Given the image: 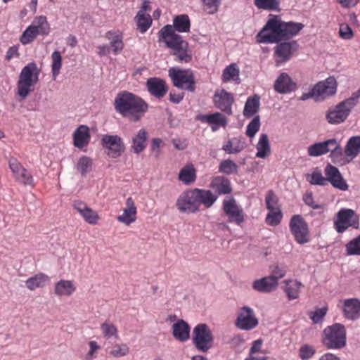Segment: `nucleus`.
I'll return each mask as SVG.
<instances>
[{
    "mask_svg": "<svg viewBox=\"0 0 360 360\" xmlns=\"http://www.w3.org/2000/svg\"><path fill=\"white\" fill-rule=\"evenodd\" d=\"M114 106L117 112L133 122L139 121L148 108L143 99L127 91L117 94Z\"/></svg>",
    "mask_w": 360,
    "mask_h": 360,
    "instance_id": "f03ea898",
    "label": "nucleus"
},
{
    "mask_svg": "<svg viewBox=\"0 0 360 360\" xmlns=\"http://www.w3.org/2000/svg\"><path fill=\"white\" fill-rule=\"evenodd\" d=\"M105 37L110 41V47L115 55L120 53L124 49L123 36L120 31H108Z\"/></svg>",
    "mask_w": 360,
    "mask_h": 360,
    "instance_id": "c756f323",
    "label": "nucleus"
},
{
    "mask_svg": "<svg viewBox=\"0 0 360 360\" xmlns=\"http://www.w3.org/2000/svg\"><path fill=\"white\" fill-rule=\"evenodd\" d=\"M260 120L259 116L255 117L248 124L246 129V135L250 138L255 136L257 132L259 130Z\"/></svg>",
    "mask_w": 360,
    "mask_h": 360,
    "instance_id": "052dcab7",
    "label": "nucleus"
},
{
    "mask_svg": "<svg viewBox=\"0 0 360 360\" xmlns=\"http://www.w3.org/2000/svg\"><path fill=\"white\" fill-rule=\"evenodd\" d=\"M316 354V349L314 346L304 344L299 349V356L302 360H308L313 357Z\"/></svg>",
    "mask_w": 360,
    "mask_h": 360,
    "instance_id": "13d9d810",
    "label": "nucleus"
},
{
    "mask_svg": "<svg viewBox=\"0 0 360 360\" xmlns=\"http://www.w3.org/2000/svg\"><path fill=\"white\" fill-rule=\"evenodd\" d=\"M262 343L263 342L260 339L255 340L250 349L249 356L267 357L266 356V352L262 350Z\"/></svg>",
    "mask_w": 360,
    "mask_h": 360,
    "instance_id": "4d7b16f0",
    "label": "nucleus"
},
{
    "mask_svg": "<svg viewBox=\"0 0 360 360\" xmlns=\"http://www.w3.org/2000/svg\"><path fill=\"white\" fill-rule=\"evenodd\" d=\"M322 342L328 349H341L346 345V330L343 325L335 323L323 331Z\"/></svg>",
    "mask_w": 360,
    "mask_h": 360,
    "instance_id": "0eeeda50",
    "label": "nucleus"
},
{
    "mask_svg": "<svg viewBox=\"0 0 360 360\" xmlns=\"http://www.w3.org/2000/svg\"><path fill=\"white\" fill-rule=\"evenodd\" d=\"M287 272L286 266L284 265H275L271 267V275L272 277L278 283V280L283 278Z\"/></svg>",
    "mask_w": 360,
    "mask_h": 360,
    "instance_id": "0e129e2a",
    "label": "nucleus"
},
{
    "mask_svg": "<svg viewBox=\"0 0 360 360\" xmlns=\"http://www.w3.org/2000/svg\"><path fill=\"white\" fill-rule=\"evenodd\" d=\"M259 96L256 94L248 98L243 110V115L245 117H250L259 111Z\"/></svg>",
    "mask_w": 360,
    "mask_h": 360,
    "instance_id": "58836bf2",
    "label": "nucleus"
},
{
    "mask_svg": "<svg viewBox=\"0 0 360 360\" xmlns=\"http://www.w3.org/2000/svg\"><path fill=\"white\" fill-rule=\"evenodd\" d=\"M76 167L82 176H85L91 170L92 160L89 157L82 156L79 159Z\"/></svg>",
    "mask_w": 360,
    "mask_h": 360,
    "instance_id": "3c124183",
    "label": "nucleus"
},
{
    "mask_svg": "<svg viewBox=\"0 0 360 360\" xmlns=\"http://www.w3.org/2000/svg\"><path fill=\"white\" fill-rule=\"evenodd\" d=\"M214 106L228 115L233 114L232 105L234 103L233 94L224 89L217 91L213 96Z\"/></svg>",
    "mask_w": 360,
    "mask_h": 360,
    "instance_id": "a211bd4d",
    "label": "nucleus"
},
{
    "mask_svg": "<svg viewBox=\"0 0 360 360\" xmlns=\"http://www.w3.org/2000/svg\"><path fill=\"white\" fill-rule=\"evenodd\" d=\"M240 70L236 63L228 65L223 71L221 79L223 82H228L231 80L236 83H240Z\"/></svg>",
    "mask_w": 360,
    "mask_h": 360,
    "instance_id": "a19ab883",
    "label": "nucleus"
},
{
    "mask_svg": "<svg viewBox=\"0 0 360 360\" xmlns=\"http://www.w3.org/2000/svg\"><path fill=\"white\" fill-rule=\"evenodd\" d=\"M134 19L137 28L141 33L146 32L150 28L153 22L150 15L147 13H142V11H139Z\"/></svg>",
    "mask_w": 360,
    "mask_h": 360,
    "instance_id": "c03bdc74",
    "label": "nucleus"
},
{
    "mask_svg": "<svg viewBox=\"0 0 360 360\" xmlns=\"http://www.w3.org/2000/svg\"><path fill=\"white\" fill-rule=\"evenodd\" d=\"M165 145L163 141L160 138H154L151 141L150 150L155 153V158H158L160 155L161 147Z\"/></svg>",
    "mask_w": 360,
    "mask_h": 360,
    "instance_id": "338daca9",
    "label": "nucleus"
},
{
    "mask_svg": "<svg viewBox=\"0 0 360 360\" xmlns=\"http://www.w3.org/2000/svg\"><path fill=\"white\" fill-rule=\"evenodd\" d=\"M327 307L317 308L314 311L309 312V316L314 323H319L323 321L324 316L327 314Z\"/></svg>",
    "mask_w": 360,
    "mask_h": 360,
    "instance_id": "bf43d9fd",
    "label": "nucleus"
},
{
    "mask_svg": "<svg viewBox=\"0 0 360 360\" xmlns=\"http://www.w3.org/2000/svg\"><path fill=\"white\" fill-rule=\"evenodd\" d=\"M222 210L227 217V221L241 226L245 221V213L240 205H238L233 198L224 199L222 202Z\"/></svg>",
    "mask_w": 360,
    "mask_h": 360,
    "instance_id": "2eb2a0df",
    "label": "nucleus"
},
{
    "mask_svg": "<svg viewBox=\"0 0 360 360\" xmlns=\"http://www.w3.org/2000/svg\"><path fill=\"white\" fill-rule=\"evenodd\" d=\"M31 25L34 27L36 32L39 35H48L50 32V25L45 16L40 15L36 17Z\"/></svg>",
    "mask_w": 360,
    "mask_h": 360,
    "instance_id": "37998d69",
    "label": "nucleus"
},
{
    "mask_svg": "<svg viewBox=\"0 0 360 360\" xmlns=\"http://www.w3.org/2000/svg\"><path fill=\"white\" fill-rule=\"evenodd\" d=\"M198 207L202 205L205 208H210L218 198V195L210 190L193 188Z\"/></svg>",
    "mask_w": 360,
    "mask_h": 360,
    "instance_id": "393cba45",
    "label": "nucleus"
},
{
    "mask_svg": "<svg viewBox=\"0 0 360 360\" xmlns=\"http://www.w3.org/2000/svg\"><path fill=\"white\" fill-rule=\"evenodd\" d=\"M339 34L340 37L344 39H351L353 37V31L346 23L340 25Z\"/></svg>",
    "mask_w": 360,
    "mask_h": 360,
    "instance_id": "69168bd1",
    "label": "nucleus"
},
{
    "mask_svg": "<svg viewBox=\"0 0 360 360\" xmlns=\"http://www.w3.org/2000/svg\"><path fill=\"white\" fill-rule=\"evenodd\" d=\"M174 32H189L191 28V21L187 15L182 14L176 15L173 19V25H171Z\"/></svg>",
    "mask_w": 360,
    "mask_h": 360,
    "instance_id": "ea45409f",
    "label": "nucleus"
},
{
    "mask_svg": "<svg viewBox=\"0 0 360 360\" xmlns=\"http://www.w3.org/2000/svg\"><path fill=\"white\" fill-rule=\"evenodd\" d=\"M297 46L296 41H283L278 44L274 48V56L276 58V65L279 66L281 64L289 60L295 50L294 46Z\"/></svg>",
    "mask_w": 360,
    "mask_h": 360,
    "instance_id": "aec40b11",
    "label": "nucleus"
},
{
    "mask_svg": "<svg viewBox=\"0 0 360 360\" xmlns=\"http://www.w3.org/2000/svg\"><path fill=\"white\" fill-rule=\"evenodd\" d=\"M258 323V319L252 308L244 306L240 309L235 322L237 328L243 330H250L256 328Z\"/></svg>",
    "mask_w": 360,
    "mask_h": 360,
    "instance_id": "dca6fc26",
    "label": "nucleus"
},
{
    "mask_svg": "<svg viewBox=\"0 0 360 360\" xmlns=\"http://www.w3.org/2000/svg\"><path fill=\"white\" fill-rule=\"evenodd\" d=\"M347 254L349 255H360V235L346 245Z\"/></svg>",
    "mask_w": 360,
    "mask_h": 360,
    "instance_id": "6e6d98bb",
    "label": "nucleus"
},
{
    "mask_svg": "<svg viewBox=\"0 0 360 360\" xmlns=\"http://www.w3.org/2000/svg\"><path fill=\"white\" fill-rule=\"evenodd\" d=\"M257 152L256 157L259 158H265L271 153L270 144L268 136L266 134L260 135L259 141L257 145Z\"/></svg>",
    "mask_w": 360,
    "mask_h": 360,
    "instance_id": "79ce46f5",
    "label": "nucleus"
},
{
    "mask_svg": "<svg viewBox=\"0 0 360 360\" xmlns=\"http://www.w3.org/2000/svg\"><path fill=\"white\" fill-rule=\"evenodd\" d=\"M280 0H255L254 4L259 9L267 11H279Z\"/></svg>",
    "mask_w": 360,
    "mask_h": 360,
    "instance_id": "de8ad7c7",
    "label": "nucleus"
},
{
    "mask_svg": "<svg viewBox=\"0 0 360 360\" xmlns=\"http://www.w3.org/2000/svg\"><path fill=\"white\" fill-rule=\"evenodd\" d=\"M278 283L272 277L266 276L256 280L252 283V288L261 292H270L276 289Z\"/></svg>",
    "mask_w": 360,
    "mask_h": 360,
    "instance_id": "2f4dec72",
    "label": "nucleus"
},
{
    "mask_svg": "<svg viewBox=\"0 0 360 360\" xmlns=\"http://www.w3.org/2000/svg\"><path fill=\"white\" fill-rule=\"evenodd\" d=\"M146 86L150 94L158 99L162 98L169 90L166 82L158 77L149 78Z\"/></svg>",
    "mask_w": 360,
    "mask_h": 360,
    "instance_id": "412c9836",
    "label": "nucleus"
},
{
    "mask_svg": "<svg viewBox=\"0 0 360 360\" xmlns=\"http://www.w3.org/2000/svg\"><path fill=\"white\" fill-rule=\"evenodd\" d=\"M360 98V88L352 93L351 96L340 102L333 108L328 110L326 120L331 124L344 122L349 115L352 110L357 105Z\"/></svg>",
    "mask_w": 360,
    "mask_h": 360,
    "instance_id": "20e7f679",
    "label": "nucleus"
},
{
    "mask_svg": "<svg viewBox=\"0 0 360 360\" xmlns=\"http://www.w3.org/2000/svg\"><path fill=\"white\" fill-rule=\"evenodd\" d=\"M283 215L280 210H269L266 217V223L270 226H277L281 223Z\"/></svg>",
    "mask_w": 360,
    "mask_h": 360,
    "instance_id": "5fc2aeb1",
    "label": "nucleus"
},
{
    "mask_svg": "<svg viewBox=\"0 0 360 360\" xmlns=\"http://www.w3.org/2000/svg\"><path fill=\"white\" fill-rule=\"evenodd\" d=\"M160 40H163L167 46L173 50L172 55L175 60L179 63H189L192 54L188 50V44L183 40L181 36L176 34L170 25L164 26L159 32Z\"/></svg>",
    "mask_w": 360,
    "mask_h": 360,
    "instance_id": "7ed1b4c3",
    "label": "nucleus"
},
{
    "mask_svg": "<svg viewBox=\"0 0 360 360\" xmlns=\"http://www.w3.org/2000/svg\"><path fill=\"white\" fill-rule=\"evenodd\" d=\"M177 209L181 212L195 213L199 211L193 189L183 192L176 202Z\"/></svg>",
    "mask_w": 360,
    "mask_h": 360,
    "instance_id": "f3484780",
    "label": "nucleus"
},
{
    "mask_svg": "<svg viewBox=\"0 0 360 360\" xmlns=\"http://www.w3.org/2000/svg\"><path fill=\"white\" fill-rule=\"evenodd\" d=\"M245 148V143L239 137H233L226 141L222 146L228 154H236L241 152Z\"/></svg>",
    "mask_w": 360,
    "mask_h": 360,
    "instance_id": "e433bc0d",
    "label": "nucleus"
},
{
    "mask_svg": "<svg viewBox=\"0 0 360 360\" xmlns=\"http://www.w3.org/2000/svg\"><path fill=\"white\" fill-rule=\"evenodd\" d=\"M345 153L348 157H356L360 153V136H352L347 143Z\"/></svg>",
    "mask_w": 360,
    "mask_h": 360,
    "instance_id": "a18cd8bd",
    "label": "nucleus"
},
{
    "mask_svg": "<svg viewBox=\"0 0 360 360\" xmlns=\"http://www.w3.org/2000/svg\"><path fill=\"white\" fill-rule=\"evenodd\" d=\"M148 132L141 129L131 139V151L136 154L143 152L147 146Z\"/></svg>",
    "mask_w": 360,
    "mask_h": 360,
    "instance_id": "a878e982",
    "label": "nucleus"
},
{
    "mask_svg": "<svg viewBox=\"0 0 360 360\" xmlns=\"http://www.w3.org/2000/svg\"><path fill=\"white\" fill-rule=\"evenodd\" d=\"M274 88L276 92L285 94L294 91L297 89V84L288 74L282 72L276 79Z\"/></svg>",
    "mask_w": 360,
    "mask_h": 360,
    "instance_id": "b1692460",
    "label": "nucleus"
},
{
    "mask_svg": "<svg viewBox=\"0 0 360 360\" xmlns=\"http://www.w3.org/2000/svg\"><path fill=\"white\" fill-rule=\"evenodd\" d=\"M199 120L202 122H207L212 126L213 131H217L219 127H225L227 123L226 117L220 112L201 115Z\"/></svg>",
    "mask_w": 360,
    "mask_h": 360,
    "instance_id": "7c9ffc66",
    "label": "nucleus"
},
{
    "mask_svg": "<svg viewBox=\"0 0 360 360\" xmlns=\"http://www.w3.org/2000/svg\"><path fill=\"white\" fill-rule=\"evenodd\" d=\"M192 342L198 351L204 353L213 347L214 336L207 324L199 323L194 327Z\"/></svg>",
    "mask_w": 360,
    "mask_h": 360,
    "instance_id": "6e6552de",
    "label": "nucleus"
},
{
    "mask_svg": "<svg viewBox=\"0 0 360 360\" xmlns=\"http://www.w3.org/2000/svg\"><path fill=\"white\" fill-rule=\"evenodd\" d=\"M129 352V348L126 344H115L110 354L114 357H121L127 355Z\"/></svg>",
    "mask_w": 360,
    "mask_h": 360,
    "instance_id": "680f3d73",
    "label": "nucleus"
},
{
    "mask_svg": "<svg viewBox=\"0 0 360 360\" xmlns=\"http://www.w3.org/2000/svg\"><path fill=\"white\" fill-rule=\"evenodd\" d=\"M8 164L15 181L24 186H34L32 174L13 156L8 158Z\"/></svg>",
    "mask_w": 360,
    "mask_h": 360,
    "instance_id": "f8f14e48",
    "label": "nucleus"
},
{
    "mask_svg": "<svg viewBox=\"0 0 360 360\" xmlns=\"http://www.w3.org/2000/svg\"><path fill=\"white\" fill-rule=\"evenodd\" d=\"M101 330L104 338L109 339L114 338H119V333L117 326L110 321H105L101 325Z\"/></svg>",
    "mask_w": 360,
    "mask_h": 360,
    "instance_id": "49530a36",
    "label": "nucleus"
},
{
    "mask_svg": "<svg viewBox=\"0 0 360 360\" xmlns=\"http://www.w3.org/2000/svg\"><path fill=\"white\" fill-rule=\"evenodd\" d=\"M40 69L35 63H30L21 70L17 83L18 94L25 98L39 81Z\"/></svg>",
    "mask_w": 360,
    "mask_h": 360,
    "instance_id": "39448f33",
    "label": "nucleus"
},
{
    "mask_svg": "<svg viewBox=\"0 0 360 360\" xmlns=\"http://www.w3.org/2000/svg\"><path fill=\"white\" fill-rule=\"evenodd\" d=\"M76 290L72 281L68 280H60L55 285L54 292L58 296L69 297Z\"/></svg>",
    "mask_w": 360,
    "mask_h": 360,
    "instance_id": "4c0bfd02",
    "label": "nucleus"
},
{
    "mask_svg": "<svg viewBox=\"0 0 360 360\" xmlns=\"http://www.w3.org/2000/svg\"><path fill=\"white\" fill-rule=\"evenodd\" d=\"M219 171L226 174L236 173L238 165L231 160H225L221 162L219 166Z\"/></svg>",
    "mask_w": 360,
    "mask_h": 360,
    "instance_id": "603ef678",
    "label": "nucleus"
},
{
    "mask_svg": "<svg viewBox=\"0 0 360 360\" xmlns=\"http://www.w3.org/2000/svg\"><path fill=\"white\" fill-rule=\"evenodd\" d=\"M168 73L174 86L186 89L191 92L195 91V76L191 70H182L179 68H171L169 70Z\"/></svg>",
    "mask_w": 360,
    "mask_h": 360,
    "instance_id": "1a4fd4ad",
    "label": "nucleus"
},
{
    "mask_svg": "<svg viewBox=\"0 0 360 360\" xmlns=\"http://www.w3.org/2000/svg\"><path fill=\"white\" fill-rule=\"evenodd\" d=\"M90 139L89 127L86 125H80L73 134L74 146L78 148H82L89 144Z\"/></svg>",
    "mask_w": 360,
    "mask_h": 360,
    "instance_id": "cd10ccee",
    "label": "nucleus"
},
{
    "mask_svg": "<svg viewBox=\"0 0 360 360\" xmlns=\"http://www.w3.org/2000/svg\"><path fill=\"white\" fill-rule=\"evenodd\" d=\"M72 207L80 214L84 220L89 224H97L101 219L96 211L92 210L82 200H74Z\"/></svg>",
    "mask_w": 360,
    "mask_h": 360,
    "instance_id": "6ab92c4d",
    "label": "nucleus"
},
{
    "mask_svg": "<svg viewBox=\"0 0 360 360\" xmlns=\"http://www.w3.org/2000/svg\"><path fill=\"white\" fill-rule=\"evenodd\" d=\"M330 152V156L342 154L340 144L335 139H330L322 142L310 145L307 148V153L311 157H319Z\"/></svg>",
    "mask_w": 360,
    "mask_h": 360,
    "instance_id": "9d476101",
    "label": "nucleus"
},
{
    "mask_svg": "<svg viewBox=\"0 0 360 360\" xmlns=\"http://www.w3.org/2000/svg\"><path fill=\"white\" fill-rule=\"evenodd\" d=\"M306 180L311 185H327V179H325L321 172L317 170L313 171L311 174H307L306 175Z\"/></svg>",
    "mask_w": 360,
    "mask_h": 360,
    "instance_id": "8fccbe9b",
    "label": "nucleus"
},
{
    "mask_svg": "<svg viewBox=\"0 0 360 360\" xmlns=\"http://www.w3.org/2000/svg\"><path fill=\"white\" fill-rule=\"evenodd\" d=\"M304 27L301 22H285L279 15H269L266 23L256 35V41L260 44L288 41L297 36Z\"/></svg>",
    "mask_w": 360,
    "mask_h": 360,
    "instance_id": "f257e3e1",
    "label": "nucleus"
},
{
    "mask_svg": "<svg viewBox=\"0 0 360 360\" xmlns=\"http://www.w3.org/2000/svg\"><path fill=\"white\" fill-rule=\"evenodd\" d=\"M359 217L353 210L341 209L337 213V219L334 221V228L338 233L345 232L349 227L358 229Z\"/></svg>",
    "mask_w": 360,
    "mask_h": 360,
    "instance_id": "9b49d317",
    "label": "nucleus"
},
{
    "mask_svg": "<svg viewBox=\"0 0 360 360\" xmlns=\"http://www.w3.org/2000/svg\"><path fill=\"white\" fill-rule=\"evenodd\" d=\"M125 205L123 213L119 215L117 219L119 222L129 226L136 220L137 207L131 197H129L126 200Z\"/></svg>",
    "mask_w": 360,
    "mask_h": 360,
    "instance_id": "5701e85b",
    "label": "nucleus"
},
{
    "mask_svg": "<svg viewBox=\"0 0 360 360\" xmlns=\"http://www.w3.org/2000/svg\"><path fill=\"white\" fill-rule=\"evenodd\" d=\"M50 282V278L44 273H38L25 281V285L30 290L43 288Z\"/></svg>",
    "mask_w": 360,
    "mask_h": 360,
    "instance_id": "72a5a7b5",
    "label": "nucleus"
},
{
    "mask_svg": "<svg viewBox=\"0 0 360 360\" xmlns=\"http://www.w3.org/2000/svg\"><path fill=\"white\" fill-rule=\"evenodd\" d=\"M338 83L335 78L329 77L316 84L309 92L303 94L301 100L314 98L316 101H323L328 97L335 95Z\"/></svg>",
    "mask_w": 360,
    "mask_h": 360,
    "instance_id": "423d86ee",
    "label": "nucleus"
},
{
    "mask_svg": "<svg viewBox=\"0 0 360 360\" xmlns=\"http://www.w3.org/2000/svg\"><path fill=\"white\" fill-rule=\"evenodd\" d=\"M289 227L297 243L304 244L309 241L308 224L302 216L293 215L290 219Z\"/></svg>",
    "mask_w": 360,
    "mask_h": 360,
    "instance_id": "4468645a",
    "label": "nucleus"
},
{
    "mask_svg": "<svg viewBox=\"0 0 360 360\" xmlns=\"http://www.w3.org/2000/svg\"><path fill=\"white\" fill-rule=\"evenodd\" d=\"M343 312L348 319H356L360 316V302L356 299L345 300Z\"/></svg>",
    "mask_w": 360,
    "mask_h": 360,
    "instance_id": "473e14b6",
    "label": "nucleus"
},
{
    "mask_svg": "<svg viewBox=\"0 0 360 360\" xmlns=\"http://www.w3.org/2000/svg\"><path fill=\"white\" fill-rule=\"evenodd\" d=\"M62 67V56L58 51H54L51 54V72L53 79L59 75Z\"/></svg>",
    "mask_w": 360,
    "mask_h": 360,
    "instance_id": "09e8293b",
    "label": "nucleus"
},
{
    "mask_svg": "<svg viewBox=\"0 0 360 360\" xmlns=\"http://www.w3.org/2000/svg\"><path fill=\"white\" fill-rule=\"evenodd\" d=\"M39 35L34 27L30 25L27 29L23 32L22 34L20 37V41L23 45L28 44L32 42L36 37Z\"/></svg>",
    "mask_w": 360,
    "mask_h": 360,
    "instance_id": "864d4df0",
    "label": "nucleus"
},
{
    "mask_svg": "<svg viewBox=\"0 0 360 360\" xmlns=\"http://www.w3.org/2000/svg\"><path fill=\"white\" fill-rule=\"evenodd\" d=\"M196 169L191 163L186 164L179 173V180L185 185H190L196 180Z\"/></svg>",
    "mask_w": 360,
    "mask_h": 360,
    "instance_id": "f704fd0d",
    "label": "nucleus"
},
{
    "mask_svg": "<svg viewBox=\"0 0 360 360\" xmlns=\"http://www.w3.org/2000/svg\"><path fill=\"white\" fill-rule=\"evenodd\" d=\"M266 208L269 210H279L277 207L278 204V198L275 195V193L271 191H269L266 193Z\"/></svg>",
    "mask_w": 360,
    "mask_h": 360,
    "instance_id": "e2e57ef3",
    "label": "nucleus"
},
{
    "mask_svg": "<svg viewBox=\"0 0 360 360\" xmlns=\"http://www.w3.org/2000/svg\"><path fill=\"white\" fill-rule=\"evenodd\" d=\"M204 7L210 13H214L217 11L220 4V0H201Z\"/></svg>",
    "mask_w": 360,
    "mask_h": 360,
    "instance_id": "774afa93",
    "label": "nucleus"
},
{
    "mask_svg": "<svg viewBox=\"0 0 360 360\" xmlns=\"http://www.w3.org/2000/svg\"><path fill=\"white\" fill-rule=\"evenodd\" d=\"M285 284L283 290L285 292L289 300H296L299 297L300 289L302 287L301 282L296 280H285Z\"/></svg>",
    "mask_w": 360,
    "mask_h": 360,
    "instance_id": "c9c22d12",
    "label": "nucleus"
},
{
    "mask_svg": "<svg viewBox=\"0 0 360 360\" xmlns=\"http://www.w3.org/2000/svg\"><path fill=\"white\" fill-rule=\"evenodd\" d=\"M210 188L218 195L230 194L232 192L230 181L221 176H217L212 179L210 183Z\"/></svg>",
    "mask_w": 360,
    "mask_h": 360,
    "instance_id": "bb28decb",
    "label": "nucleus"
},
{
    "mask_svg": "<svg viewBox=\"0 0 360 360\" xmlns=\"http://www.w3.org/2000/svg\"><path fill=\"white\" fill-rule=\"evenodd\" d=\"M191 328L184 320L177 321L172 326V335L174 338L181 342H186L189 339Z\"/></svg>",
    "mask_w": 360,
    "mask_h": 360,
    "instance_id": "c85d7f7f",
    "label": "nucleus"
},
{
    "mask_svg": "<svg viewBox=\"0 0 360 360\" xmlns=\"http://www.w3.org/2000/svg\"><path fill=\"white\" fill-rule=\"evenodd\" d=\"M107 155L113 159L120 158L125 150L123 139L118 135L105 134L101 140Z\"/></svg>",
    "mask_w": 360,
    "mask_h": 360,
    "instance_id": "ddd939ff",
    "label": "nucleus"
},
{
    "mask_svg": "<svg viewBox=\"0 0 360 360\" xmlns=\"http://www.w3.org/2000/svg\"><path fill=\"white\" fill-rule=\"evenodd\" d=\"M325 174L327 179V183L330 182L335 188H339L342 191L348 189V185L342 179V176L339 172L338 169L331 165H328L325 168Z\"/></svg>",
    "mask_w": 360,
    "mask_h": 360,
    "instance_id": "4be33fe9",
    "label": "nucleus"
}]
</instances>
